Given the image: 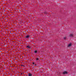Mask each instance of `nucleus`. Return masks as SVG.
Wrapping results in <instances>:
<instances>
[{
  "mask_svg": "<svg viewBox=\"0 0 76 76\" xmlns=\"http://www.w3.org/2000/svg\"><path fill=\"white\" fill-rule=\"evenodd\" d=\"M73 35L74 34H70V35H69V36L73 37Z\"/></svg>",
  "mask_w": 76,
  "mask_h": 76,
  "instance_id": "f257e3e1",
  "label": "nucleus"
},
{
  "mask_svg": "<svg viewBox=\"0 0 76 76\" xmlns=\"http://www.w3.org/2000/svg\"><path fill=\"white\" fill-rule=\"evenodd\" d=\"M72 45V44L71 43L69 44H68V47H70V46H71Z\"/></svg>",
  "mask_w": 76,
  "mask_h": 76,
  "instance_id": "f03ea898",
  "label": "nucleus"
},
{
  "mask_svg": "<svg viewBox=\"0 0 76 76\" xmlns=\"http://www.w3.org/2000/svg\"><path fill=\"white\" fill-rule=\"evenodd\" d=\"M66 73H67V72L66 71H64L63 72V74H66Z\"/></svg>",
  "mask_w": 76,
  "mask_h": 76,
  "instance_id": "7ed1b4c3",
  "label": "nucleus"
},
{
  "mask_svg": "<svg viewBox=\"0 0 76 76\" xmlns=\"http://www.w3.org/2000/svg\"><path fill=\"white\" fill-rule=\"evenodd\" d=\"M29 35H27L26 36V38H29Z\"/></svg>",
  "mask_w": 76,
  "mask_h": 76,
  "instance_id": "20e7f679",
  "label": "nucleus"
},
{
  "mask_svg": "<svg viewBox=\"0 0 76 76\" xmlns=\"http://www.w3.org/2000/svg\"><path fill=\"white\" fill-rule=\"evenodd\" d=\"M28 76H32V74H28Z\"/></svg>",
  "mask_w": 76,
  "mask_h": 76,
  "instance_id": "39448f33",
  "label": "nucleus"
},
{
  "mask_svg": "<svg viewBox=\"0 0 76 76\" xmlns=\"http://www.w3.org/2000/svg\"><path fill=\"white\" fill-rule=\"evenodd\" d=\"M37 51H34L35 53H37Z\"/></svg>",
  "mask_w": 76,
  "mask_h": 76,
  "instance_id": "423d86ee",
  "label": "nucleus"
},
{
  "mask_svg": "<svg viewBox=\"0 0 76 76\" xmlns=\"http://www.w3.org/2000/svg\"><path fill=\"white\" fill-rule=\"evenodd\" d=\"M27 47H28V48H30L29 46H27Z\"/></svg>",
  "mask_w": 76,
  "mask_h": 76,
  "instance_id": "0eeeda50",
  "label": "nucleus"
},
{
  "mask_svg": "<svg viewBox=\"0 0 76 76\" xmlns=\"http://www.w3.org/2000/svg\"><path fill=\"white\" fill-rule=\"evenodd\" d=\"M37 60H39L38 58H37Z\"/></svg>",
  "mask_w": 76,
  "mask_h": 76,
  "instance_id": "6e6552de",
  "label": "nucleus"
},
{
  "mask_svg": "<svg viewBox=\"0 0 76 76\" xmlns=\"http://www.w3.org/2000/svg\"><path fill=\"white\" fill-rule=\"evenodd\" d=\"M34 63H34V62H33V64H34Z\"/></svg>",
  "mask_w": 76,
  "mask_h": 76,
  "instance_id": "1a4fd4ad",
  "label": "nucleus"
},
{
  "mask_svg": "<svg viewBox=\"0 0 76 76\" xmlns=\"http://www.w3.org/2000/svg\"><path fill=\"white\" fill-rule=\"evenodd\" d=\"M20 75H22V73H21L20 74Z\"/></svg>",
  "mask_w": 76,
  "mask_h": 76,
  "instance_id": "9d476101",
  "label": "nucleus"
},
{
  "mask_svg": "<svg viewBox=\"0 0 76 76\" xmlns=\"http://www.w3.org/2000/svg\"><path fill=\"white\" fill-rule=\"evenodd\" d=\"M66 39V38H64V39Z\"/></svg>",
  "mask_w": 76,
  "mask_h": 76,
  "instance_id": "9b49d317",
  "label": "nucleus"
}]
</instances>
